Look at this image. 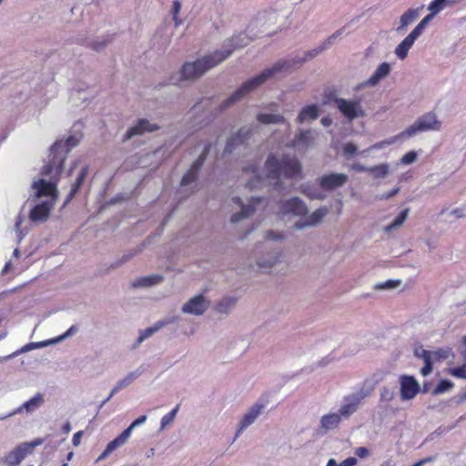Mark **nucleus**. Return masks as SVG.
I'll return each mask as SVG.
<instances>
[{
	"label": "nucleus",
	"instance_id": "nucleus-55",
	"mask_svg": "<svg viewBox=\"0 0 466 466\" xmlns=\"http://www.w3.org/2000/svg\"><path fill=\"white\" fill-rule=\"evenodd\" d=\"M341 31H337L336 33H334L332 35H330L324 43V46L322 47V49L328 47V46H330L334 41L336 40L337 37H339V35H341Z\"/></svg>",
	"mask_w": 466,
	"mask_h": 466
},
{
	"label": "nucleus",
	"instance_id": "nucleus-56",
	"mask_svg": "<svg viewBox=\"0 0 466 466\" xmlns=\"http://www.w3.org/2000/svg\"><path fill=\"white\" fill-rule=\"evenodd\" d=\"M355 454L361 458H367L370 455V451L366 447H359L355 450Z\"/></svg>",
	"mask_w": 466,
	"mask_h": 466
},
{
	"label": "nucleus",
	"instance_id": "nucleus-44",
	"mask_svg": "<svg viewBox=\"0 0 466 466\" xmlns=\"http://www.w3.org/2000/svg\"><path fill=\"white\" fill-rule=\"evenodd\" d=\"M86 171L85 168H83L81 170L80 174L78 175L75 184L72 186L71 191L68 195V200H70L75 196V194L77 192L79 187L81 186V184L83 183V181L86 177Z\"/></svg>",
	"mask_w": 466,
	"mask_h": 466
},
{
	"label": "nucleus",
	"instance_id": "nucleus-28",
	"mask_svg": "<svg viewBox=\"0 0 466 466\" xmlns=\"http://www.w3.org/2000/svg\"><path fill=\"white\" fill-rule=\"evenodd\" d=\"M250 129L249 128H242L238 131V134L231 137L226 145L225 153H231L233 151V147L235 145H238L244 142V140L249 136Z\"/></svg>",
	"mask_w": 466,
	"mask_h": 466
},
{
	"label": "nucleus",
	"instance_id": "nucleus-26",
	"mask_svg": "<svg viewBox=\"0 0 466 466\" xmlns=\"http://www.w3.org/2000/svg\"><path fill=\"white\" fill-rule=\"evenodd\" d=\"M140 374L141 373L138 370H135L129 372L126 377L118 380L115 387L111 390L110 397H113L119 390L131 385L140 376Z\"/></svg>",
	"mask_w": 466,
	"mask_h": 466
},
{
	"label": "nucleus",
	"instance_id": "nucleus-22",
	"mask_svg": "<svg viewBox=\"0 0 466 466\" xmlns=\"http://www.w3.org/2000/svg\"><path fill=\"white\" fill-rule=\"evenodd\" d=\"M319 116V106L318 105H307L303 106L297 116V122L299 124L313 121Z\"/></svg>",
	"mask_w": 466,
	"mask_h": 466
},
{
	"label": "nucleus",
	"instance_id": "nucleus-12",
	"mask_svg": "<svg viewBox=\"0 0 466 466\" xmlns=\"http://www.w3.org/2000/svg\"><path fill=\"white\" fill-rule=\"evenodd\" d=\"M392 70V66L388 62L380 63L371 76L364 82L359 84L355 90L360 91L366 87H375L386 77H388Z\"/></svg>",
	"mask_w": 466,
	"mask_h": 466
},
{
	"label": "nucleus",
	"instance_id": "nucleus-41",
	"mask_svg": "<svg viewBox=\"0 0 466 466\" xmlns=\"http://www.w3.org/2000/svg\"><path fill=\"white\" fill-rule=\"evenodd\" d=\"M446 5L447 0H432L429 5L428 9L432 15H436L445 8Z\"/></svg>",
	"mask_w": 466,
	"mask_h": 466
},
{
	"label": "nucleus",
	"instance_id": "nucleus-13",
	"mask_svg": "<svg viewBox=\"0 0 466 466\" xmlns=\"http://www.w3.org/2000/svg\"><path fill=\"white\" fill-rule=\"evenodd\" d=\"M308 208L305 203L299 198H292L280 205L279 215L301 217L307 214Z\"/></svg>",
	"mask_w": 466,
	"mask_h": 466
},
{
	"label": "nucleus",
	"instance_id": "nucleus-36",
	"mask_svg": "<svg viewBox=\"0 0 466 466\" xmlns=\"http://www.w3.org/2000/svg\"><path fill=\"white\" fill-rule=\"evenodd\" d=\"M165 326V322L159 321L155 323L154 326L147 328L139 332V337L137 339L138 342L144 341L146 339L151 337L154 333L159 330L161 328Z\"/></svg>",
	"mask_w": 466,
	"mask_h": 466
},
{
	"label": "nucleus",
	"instance_id": "nucleus-17",
	"mask_svg": "<svg viewBox=\"0 0 466 466\" xmlns=\"http://www.w3.org/2000/svg\"><path fill=\"white\" fill-rule=\"evenodd\" d=\"M422 10L423 5L417 8H409L406 10L400 17L399 25L396 27V32L399 34L403 33L410 25L418 19Z\"/></svg>",
	"mask_w": 466,
	"mask_h": 466
},
{
	"label": "nucleus",
	"instance_id": "nucleus-42",
	"mask_svg": "<svg viewBox=\"0 0 466 466\" xmlns=\"http://www.w3.org/2000/svg\"><path fill=\"white\" fill-rule=\"evenodd\" d=\"M433 17L434 15L430 13L428 15L423 17L411 31L414 32L417 35L420 36L423 34L427 25L432 20Z\"/></svg>",
	"mask_w": 466,
	"mask_h": 466
},
{
	"label": "nucleus",
	"instance_id": "nucleus-23",
	"mask_svg": "<svg viewBox=\"0 0 466 466\" xmlns=\"http://www.w3.org/2000/svg\"><path fill=\"white\" fill-rule=\"evenodd\" d=\"M315 134L311 130L300 131L295 137L292 146L301 149H307L313 145Z\"/></svg>",
	"mask_w": 466,
	"mask_h": 466
},
{
	"label": "nucleus",
	"instance_id": "nucleus-8",
	"mask_svg": "<svg viewBox=\"0 0 466 466\" xmlns=\"http://www.w3.org/2000/svg\"><path fill=\"white\" fill-rule=\"evenodd\" d=\"M265 410V404L256 402L250 406L239 419L237 429L236 438L239 437L250 425H252Z\"/></svg>",
	"mask_w": 466,
	"mask_h": 466
},
{
	"label": "nucleus",
	"instance_id": "nucleus-18",
	"mask_svg": "<svg viewBox=\"0 0 466 466\" xmlns=\"http://www.w3.org/2000/svg\"><path fill=\"white\" fill-rule=\"evenodd\" d=\"M209 147H210V146H206L205 147L202 154L199 156L198 160H196L192 164L190 169L184 175V177H182V180H181V186L182 187L188 186L192 182L195 181V179L197 178L198 172L200 167L202 166V164L204 162V159H205L206 155L208 154V152L209 150Z\"/></svg>",
	"mask_w": 466,
	"mask_h": 466
},
{
	"label": "nucleus",
	"instance_id": "nucleus-24",
	"mask_svg": "<svg viewBox=\"0 0 466 466\" xmlns=\"http://www.w3.org/2000/svg\"><path fill=\"white\" fill-rule=\"evenodd\" d=\"M281 257L280 250H274L271 253H268L267 258L261 257L257 259V265L261 269L267 270L274 267L276 264L279 262Z\"/></svg>",
	"mask_w": 466,
	"mask_h": 466
},
{
	"label": "nucleus",
	"instance_id": "nucleus-2",
	"mask_svg": "<svg viewBox=\"0 0 466 466\" xmlns=\"http://www.w3.org/2000/svg\"><path fill=\"white\" fill-rule=\"evenodd\" d=\"M250 38L246 33H239L228 39L222 50L205 56L195 62L186 63L181 69V76L186 80L196 79L204 75L208 70L217 66L226 60L235 49L246 46Z\"/></svg>",
	"mask_w": 466,
	"mask_h": 466
},
{
	"label": "nucleus",
	"instance_id": "nucleus-60",
	"mask_svg": "<svg viewBox=\"0 0 466 466\" xmlns=\"http://www.w3.org/2000/svg\"><path fill=\"white\" fill-rule=\"evenodd\" d=\"M351 168L357 172H369L370 173V167H365L361 164H353Z\"/></svg>",
	"mask_w": 466,
	"mask_h": 466
},
{
	"label": "nucleus",
	"instance_id": "nucleus-40",
	"mask_svg": "<svg viewBox=\"0 0 466 466\" xmlns=\"http://www.w3.org/2000/svg\"><path fill=\"white\" fill-rule=\"evenodd\" d=\"M51 344H54V341L52 339L44 340V341H40V342H31L28 344H25L24 347H22L16 352H18V354H20V353L27 352V351L35 350V349H40L43 347H46Z\"/></svg>",
	"mask_w": 466,
	"mask_h": 466
},
{
	"label": "nucleus",
	"instance_id": "nucleus-39",
	"mask_svg": "<svg viewBox=\"0 0 466 466\" xmlns=\"http://www.w3.org/2000/svg\"><path fill=\"white\" fill-rule=\"evenodd\" d=\"M390 167L388 164H380L374 167H370V173L375 177H385L389 174Z\"/></svg>",
	"mask_w": 466,
	"mask_h": 466
},
{
	"label": "nucleus",
	"instance_id": "nucleus-64",
	"mask_svg": "<svg viewBox=\"0 0 466 466\" xmlns=\"http://www.w3.org/2000/svg\"><path fill=\"white\" fill-rule=\"evenodd\" d=\"M399 190H400V189H399L398 187H397V188H394V189H392L391 191H390V192H388V193H386V194H383V195L380 197V198H381V199H389V198H390L394 197L395 195H397V194H398V192H399Z\"/></svg>",
	"mask_w": 466,
	"mask_h": 466
},
{
	"label": "nucleus",
	"instance_id": "nucleus-14",
	"mask_svg": "<svg viewBox=\"0 0 466 466\" xmlns=\"http://www.w3.org/2000/svg\"><path fill=\"white\" fill-rule=\"evenodd\" d=\"M231 201L234 205H236L237 208H240L239 212L234 213L230 218L231 223H237V222L240 221L241 219H244V218L249 217L256 210V208H254L253 206L260 205L263 203L264 200L261 198H252L251 199L252 206L251 205L245 206L241 202L240 198H232Z\"/></svg>",
	"mask_w": 466,
	"mask_h": 466
},
{
	"label": "nucleus",
	"instance_id": "nucleus-25",
	"mask_svg": "<svg viewBox=\"0 0 466 466\" xmlns=\"http://www.w3.org/2000/svg\"><path fill=\"white\" fill-rule=\"evenodd\" d=\"M244 173L247 177H248V181L247 183L248 187L257 188L263 184L264 177H262L261 174L258 173L256 167L252 166L245 168Z\"/></svg>",
	"mask_w": 466,
	"mask_h": 466
},
{
	"label": "nucleus",
	"instance_id": "nucleus-4",
	"mask_svg": "<svg viewBox=\"0 0 466 466\" xmlns=\"http://www.w3.org/2000/svg\"><path fill=\"white\" fill-rule=\"evenodd\" d=\"M264 172L268 179L292 178L300 175L301 165L296 157H282L279 159L270 155L265 163Z\"/></svg>",
	"mask_w": 466,
	"mask_h": 466
},
{
	"label": "nucleus",
	"instance_id": "nucleus-27",
	"mask_svg": "<svg viewBox=\"0 0 466 466\" xmlns=\"http://www.w3.org/2000/svg\"><path fill=\"white\" fill-rule=\"evenodd\" d=\"M44 402L43 394L37 393L33 398L25 401L20 406L13 414L23 411L24 410L27 412H32L38 409Z\"/></svg>",
	"mask_w": 466,
	"mask_h": 466
},
{
	"label": "nucleus",
	"instance_id": "nucleus-31",
	"mask_svg": "<svg viewBox=\"0 0 466 466\" xmlns=\"http://www.w3.org/2000/svg\"><path fill=\"white\" fill-rule=\"evenodd\" d=\"M236 299L232 297H227L222 299L216 305V311L221 314H228L236 305Z\"/></svg>",
	"mask_w": 466,
	"mask_h": 466
},
{
	"label": "nucleus",
	"instance_id": "nucleus-49",
	"mask_svg": "<svg viewBox=\"0 0 466 466\" xmlns=\"http://www.w3.org/2000/svg\"><path fill=\"white\" fill-rule=\"evenodd\" d=\"M416 159L417 154L414 151H410L400 158V163L403 165H409L413 163Z\"/></svg>",
	"mask_w": 466,
	"mask_h": 466
},
{
	"label": "nucleus",
	"instance_id": "nucleus-50",
	"mask_svg": "<svg viewBox=\"0 0 466 466\" xmlns=\"http://www.w3.org/2000/svg\"><path fill=\"white\" fill-rule=\"evenodd\" d=\"M358 151V147L353 143H347L343 145V153L347 157H352Z\"/></svg>",
	"mask_w": 466,
	"mask_h": 466
},
{
	"label": "nucleus",
	"instance_id": "nucleus-33",
	"mask_svg": "<svg viewBox=\"0 0 466 466\" xmlns=\"http://www.w3.org/2000/svg\"><path fill=\"white\" fill-rule=\"evenodd\" d=\"M182 5L179 0H174L170 9V14L174 22L175 27H178L183 24V19L180 16Z\"/></svg>",
	"mask_w": 466,
	"mask_h": 466
},
{
	"label": "nucleus",
	"instance_id": "nucleus-35",
	"mask_svg": "<svg viewBox=\"0 0 466 466\" xmlns=\"http://www.w3.org/2000/svg\"><path fill=\"white\" fill-rule=\"evenodd\" d=\"M257 119L258 122L262 124H278L285 121L284 117L280 115H273V114H258L257 116Z\"/></svg>",
	"mask_w": 466,
	"mask_h": 466
},
{
	"label": "nucleus",
	"instance_id": "nucleus-53",
	"mask_svg": "<svg viewBox=\"0 0 466 466\" xmlns=\"http://www.w3.org/2000/svg\"><path fill=\"white\" fill-rule=\"evenodd\" d=\"M24 221V218L19 215L16 218V221H15V231L17 233V238L19 239V241L23 238L24 237V233L20 230V226L21 224L23 223Z\"/></svg>",
	"mask_w": 466,
	"mask_h": 466
},
{
	"label": "nucleus",
	"instance_id": "nucleus-7",
	"mask_svg": "<svg viewBox=\"0 0 466 466\" xmlns=\"http://www.w3.org/2000/svg\"><path fill=\"white\" fill-rule=\"evenodd\" d=\"M43 441V439H35L31 442L21 443L5 455L4 462L7 466H17L27 454L31 453L36 446L41 445Z\"/></svg>",
	"mask_w": 466,
	"mask_h": 466
},
{
	"label": "nucleus",
	"instance_id": "nucleus-63",
	"mask_svg": "<svg viewBox=\"0 0 466 466\" xmlns=\"http://www.w3.org/2000/svg\"><path fill=\"white\" fill-rule=\"evenodd\" d=\"M107 43H108V40H103L102 42H95L92 45V48L98 51V50L102 49L104 46H106Z\"/></svg>",
	"mask_w": 466,
	"mask_h": 466
},
{
	"label": "nucleus",
	"instance_id": "nucleus-57",
	"mask_svg": "<svg viewBox=\"0 0 466 466\" xmlns=\"http://www.w3.org/2000/svg\"><path fill=\"white\" fill-rule=\"evenodd\" d=\"M267 239L268 240H277L280 241L283 239V235L278 232L269 231L267 233Z\"/></svg>",
	"mask_w": 466,
	"mask_h": 466
},
{
	"label": "nucleus",
	"instance_id": "nucleus-43",
	"mask_svg": "<svg viewBox=\"0 0 466 466\" xmlns=\"http://www.w3.org/2000/svg\"><path fill=\"white\" fill-rule=\"evenodd\" d=\"M415 354L417 357L420 358L423 360L424 364L432 366L433 361H435V360L433 359V354L431 353V350L423 349L416 350Z\"/></svg>",
	"mask_w": 466,
	"mask_h": 466
},
{
	"label": "nucleus",
	"instance_id": "nucleus-9",
	"mask_svg": "<svg viewBox=\"0 0 466 466\" xmlns=\"http://www.w3.org/2000/svg\"><path fill=\"white\" fill-rule=\"evenodd\" d=\"M210 301L203 294L191 297L181 307V312L187 315L202 316L209 308Z\"/></svg>",
	"mask_w": 466,
	"mask_h": 466
},
{
	"label": "nucleus",
	"instance_id": "nucleus-15",
	"mask_svg": "<svg viewBox=\"0 0 466 466\" xmlns=\"http://www.w3.org/2000/svg\"><path fill=\"white\" fill-rule=\"evenodd\" d=\"M348 181V176L343 173H329L319 178L320 187L325 190H333L342 187Z\"/></svg>",
	"mask_w": 466,
	"mask_h": 466
},
{
	"label": "nucleus",
	"instance_id": "nucleus-11",
	"mask_svg": "<svg viewBox=\"0 0 466 466\" xmlns=\"http://www.w3.org/2000/svg\"><path fill=\"white\" fill-rule=\"evenodd\" d=\"M335 104L339 112L349 120L364 116L365 112L360 101L344 98L335 99Z\"/></svg>",
	"mask_w": 466,
	"mask_h": 466
},
{
	"label": "nucleus",
	"instance_id": "nucleus-32",
	"mask_svg": "<svg viewBox=\"0 0 466 466\" xmlns=\"http://www.w3.org/2000/svg\"><path fill=\"white\" fill-rule=\"evenodd\" d=\"M409 212V208H405L404 210H402L390 224L384 227V231L389 233L400 228L407 219Z\"/></svg>",
	"mask_w": 466,
	"mask_h": 466
},
{
	"label": "nucleus",
	"instance_id": "nucleus-6",
	"mask_svg": "<svg viewBox=\"0 0 466 466\" xmlns=\"http://www.w3.org/2000/svg\"><path fill=\"white\" fill-rule=\"evenodd\" d=\"M441 126V122L437 119L434 114H427L420 117L411 126L400 133V137L408 138L415 136L420 132L440 130Z\"/></svg>",
	"mask_w": 466,
	"mask_h": 466
},
{
	"label": "nucleus",
	"instance_id": "nucleus-61",
	"mask_svg": "<svg viewBox=\"0 0 466 466\" xmlns=\"http://www.w3.org/2000/svg\"><path fill=\"white\" fill-rule=\"evenodd\" d=\"M73 329H74V327H71L65 334L52 339L54 341V344L56 342H59V341L65 339L66 338H67L68 336H70L73 332Z\"/></svg>",
	"mask_w": 466,
	"mask_h": 466
},
{
	"label": "nucleus",
	"instance_id": "nucleus-37",
	"mask_svg": "<svg viewBox=\"0 0 466 466\" xmlns=\"http://www.w3.org/2000/svg\"><path fill=\"white\" fill-rule=\"evenodd\" d=\"M178 410H179V406L177 405L168 413H167L166 415H164L161 418L159 431H163L167 426H169L174 421Z\"/></svg>",
	"mask_w": 466,
	"mask_h": 466
},
{
	"label": "nucleus",
	"instance_id": "nucleus-38",
	"mask_svg": "<svg viewBox=\"0 0 466 466\" xmlns=\"http://www.w3.org/2000/svg\"><path fill=\"white\" fill-rule=\"evenodd\" d=\"M454 387V383L449 380H441L435 389L432 390L433 395H440L451 390Z\"/></svg>",
	"mask_w": 466,
	"mask_h": 466
},
{
	"label": "nucleus",
	"instance_id": "nucleus-54",
	"mask_svg": "<svg viewBox=\"0 0 466 466\" xmlns=\"http://www.w3.org/2000/svg\"><path fill=\"white\" fill-rule=\"evenodd\" d=\"M465 207H461V208H454L451 211V214L457 218H464L466 216L465 214Z\"/></svg>",
	"mask_w": 466,
	"mask_h": 466
},
{
	"label": "nucleus",
	"instance_id": "nucleus-62",
	"mask_svg": "<svg viewBox=\"0 0 466 466\" xmlns=\"http://www.w3.org/2000/svg\"><path fill=\"white\" fill-rule=\"evenodd\" d=\"M431 371H432V366L431 365L424 364V366L420 369V374L422 376H424V377H426L429 374H431Z\"/></svg>",
	"mask_w": 466,
	"mask_h": 466
},
{
	"label": "nucleus",
	"instance_id": "nucleus-52",
	"mask_svg": "<svg viewBox=\"0 0 466 466\" xmlns=\"http://www.w3.org/2000/svg\"><path fill=\"white\" fill-rule=\"evenodd\" d=\"M147 420V415H142L140 417H138L137 419H136L128 427L127 429H130V431L132 432L133 430L139 426V425H142L143 423H145Z\"/></svg>",
	"mask_w": 466,
	"mask_h": 466
},
{
	"label": "nucleus",
	"instance_id": "nucleus-51",
	"mask_svg": "<svg viewBox=\"0 0 466 466\" xmlns=\"http://www.w3.org/2000/svg\"><path fill=\"white\" fill-rule=\"evenodd\" d=\"M303 193L313 199H322L324 198L322 193L319 191H311L309 187H305L303 189Z\"/></svg>",
	"mask_w": 466,
	"mask_h": 466
},
{
	"label": "nucleus",
	"instance_id": "nucleus-30",
	"mask_svg": "<svg viewBox=\"0 0 466 466\" xmlns=\"http://www.w3.org/2000/svg\"><path fill=\"white\" fill-rule=\"evenodd\" d=\"M399 139H404L402 137H400V134L395 136V137H390L388 139H385V140H382V141H380L378 143H375L373 144L372 146L369 147L368 148H366L365 150L361 151L360 152V155H366L373 150H380V149H383L385 148L386 147L388 146H390L394 143H396Z\"/></svg>",
	"mask_w": 466,
	"mask_h": 466
},
{
	"label": "nucleus",
	"instance_id": "nucleus-21",
	"mask_svg": "<svg viewBox=\"0 0 466 466\" xmlns=\"http://www.w3.org/2000/svg\"><path fill=\"white\" fill-rule=\"evenodd\" d=\"M342 419L343 418L340 416L338 410L325 414L320 418V428L325 431L337 429L339 426Z\"/></svg>",
	"mask_w": 466,
	"mask_h": 466
},
{
	"label": "nucleus",
	"instance_id": "nucleus-19",
	"mask_svg": "<svg viewBox=\"0 0 466 466\" xmlns=\"http://www.w3.org/2000/svg\"><path fill=\"white\" fill-rule=\"evenodd\" d=\"M419 37L420 36L414 32L410 31V33L395 47L394 54L397 58L404 60Z\"/></svg>",
	"mask_w": 466,
	"mask_h": 466
},
{
	"label": "nucleus",
	"instance_id": "nucleus-59",
	"mask_svg": "<svg viewBox=\"0 0 466 466\" xmlns=\"http://www.w3.org/2000/svg\"><path fill=\"white\" fill-rule=\"evenodd\" d=\"M82 436H83V431H79L73 435L72 443L74 446L76 447L80 444Z\"/></svg>",
	"mask_w": 466,
	"mask_h": 466
},
{
	"label": "nucleus",
	"instance_id": "nucleus-58",
	"mask_svg": "<svg viewBox=\"0 0 466 466\" xmlns=\"http://www.w3.org/2000/svg\"><path fill=\"white\" fill-rule=\"evenodd\" d=\"M431 353L433 354V359L435 360H438L440 359H446L448 357V352L443 350L431 351Z\"/></svg>",
	"mask_w": 466,
	"mask_h": 466
},
{
	"label": "nucleus",
	"instance_id": "nucleus-34",
	"mask_svg": "<svg viewBox=\"0 0 466 466\" xmlns=\"http://www.w3.org/2000/svg\"><path fill=\"white\" fill-rule=\"evenodd\" d=\"M131 433L130 429L127 428L119 436L108 443V450L115 451L118 447L124 445L129 439Z\"/></svg>",
	"mask_w": 466,
	"mask_h": 466
},
{
	"label": "nucleus",
	"instance_id": "nucleus-46",
	"mask_svg": "<svg viewBox=\"0 0 466 466\" xmlns=\"http://www.w3.org/2000/svg\"><path fill=\"white\" fill-rule=\"evenodd\" d=\"M357 462L358 461L355 457H349L340 463H337L334 459H329L326 466H355Z\"/></svg>",
	"mask_w": 466,
	"mask_h": 466
},
{
	"label": "nucleus",
	"instance_id": "nucleus-16",
	"mask_svg": "<svg viewBox=\"0 0 466 466\" xmlns=\"http://www.w3.org/2000/svg\"><path fill=\"white\" fill-rule=\"evenodd\" d=\"M329 208L327 207H321L312 212L310 215L304 218L303 220H299L295 224L296 229H302L307 227H314L320 223L322 219L328 215Z\"/></svg>",
	"mask_w": 466,
	"mask_h": 466
},
{
	"label": "nucleus",
	"instance_id": "nucleus-48",
	"mask_svg": "<svg viewBox=\"0 0 466 466\" xmlns=\"http://www.w3.org/2000/svg\"><path fill=\"white\" fill-rule=\"evenodd\" d=\"M400 284V280H387L385 282L378 284L376 288L380 289H390L397 288Z\"/></svg>",
	"mask_w": 466,
	"mask_h": 466
},
{
	"label": "nucleus",
	"instance_id": "nucleus-1",
	"mask_svg": "<svg viewBox=\"0 0 466 466\" xmlns=\"http://www.w3.org/2000/svg\"><path fill=\"white\" fill-rule=\"evenodd\" d=\"M81 137L80 134L71 135L66 140L56 141L51 147L52 159L42 170V175L50 177L49 180L39 178L32 184L35 205L29 214L31 221L44 222L48 218L58 198L56 182L66 156L79 143Z\"/></svg>",
	"mask_w": 466,
	"mask_h": 466
},
{
	"label": "nucleus",
	"instance_id": "nucleus-29",
	"mask_svg": "<svg viewBox=\"0 0 466 466\" xmlns=\"http://www.w3.org/2000/svg\"><path fill=\"white\" fill-rule=\"evenodd\" d=\"M163 280L162 276L160 275H152V276H147L140 279H136L132 286L135 288H147L157 285L161 283Z\"/></svg>",
	"mask_w": 466,
	"mask_h": 466
},
{
	"label": "nucleus",
	"instance_id": "nucleus-47",
	"mask_svg": "<svg viewBox=\"0 0 466 466\" xmlns=\"http://www.w3.org/2000/svg\"><path fill=\"white\" fill-rule=\"evenodd\" d=\"M448 373L457 379H466V364L461 367L451 368L448 370Z\"/></svg>",
	"mask_w": 466,
	"mask_h": 466
},
{
	"label": "nucleus",
	"instance_id": "nucleus-3",
	"mask_svg": "<svg viewBox=\"0 0 466 466\" xmlns=\"http://www.w3.org/2000/svg\"><path fill=\"white\" fill-rule=\"evenodd\" d=\"M295 65L293 60H279L272 66L264 69L259 75L252 77L251 79L244 82L241 86L237 89L231 96L225 101V106H229L248 93L257 89L259 86L265 83L271 77L278 76L281 74L289 72Z\"/></svg>",
	"mask_w": 466,
	"mask_h": 466
},
{
	"label": "nucleus",
	"instance_id": "nucleus-5",
	"mask_svg": "<svg viewBox=\"0 0 466 466\" xmlns=\"http://www.w3.org/2000/svg\"><path fill=\"white\" fill-rule=\"evenodd\" d=\"M374 388L375 386L372 381L366 380L359 386L355 392L345 396L338 410L340 416L344 419H348L355 413L362 400L372 393Z\"/></svg>",
	"mask_w": 466,
	"mask_h": 466
},
{
	"label": "nucleus",
	"instance_id": "nucleus-10",
	"mask_svg": "<svg viewBox=\"0 0 466 466\" xmlns=\"http://www.w3.org/2000/svg\"><path fill=\"white\" fill-rule=\"evenodd\" d=\"M399 384L400 400L403 401L412 400L420 390V383L411 375H400Z\"/></svg>",
	"mask_w": 466,
	"mask_h": 466
},
{
	"label": "nucleus",
	"instance_id": "nucleus-20",
	"mask_svg": "<svg viewBox=\"0 0 466 466\" xmlns=\"http://www.w3.org/2000/svg\"><path fill=\"white\" fill-rule=\"evenodd\" d=\"M158 128L159 127L157 124L151 123L147 119H140L127 130L126 138L128 139L134 136L143 135L147 132H153Z\"/></svg>",
	"mask_w": 466,
	"mask_h": 466
},
{
	"label": "nucleus",
	"instance_id": "nucleus-45",
	"mask_svg": "<svg viewBox=\"0 0 466 466\" xmlns=\"http://www.w3.org/2000/svg\"><path fill=\"white\" fill-rule=\"evenodd\" d=\"M395 396V392L393 390L384 387L380 390V401L383 403L390 402Z\"/></svg>",
	"mask_w": 466,
	"mask_h": 466
}]
</instances>
